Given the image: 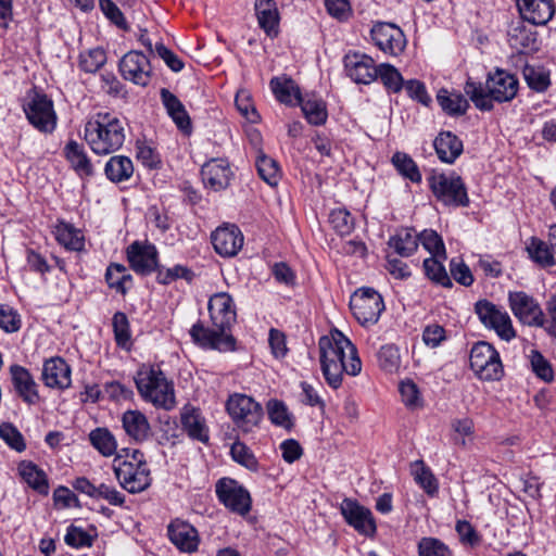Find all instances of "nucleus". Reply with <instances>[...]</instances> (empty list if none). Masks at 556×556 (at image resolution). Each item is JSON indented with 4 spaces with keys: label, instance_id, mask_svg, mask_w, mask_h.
<instances>
[{
    "label": "nucleus",
    "instance_id": "obj_27",
    "mask_svg": "<svg viewBox=\"0 0 556 556\" xmlns=\"http://www.w3.org/2000/svg\"><path fill=\"white\" fill-rule=\"evenodd\" d=\"M433 147L439 160L446 164H453L464 150L463 141L452 131L439 132Z\"/></svg>",
    "mask_w": 556,
    "mask_h": 556
},
{
    "label": "nucleus",
    "instance_id": "obj_11",
    "mask_svg": "<svg viewBox=\"0 0 556 556\" xmlns=\"http://www.w3.org/2000/svg\"><path fill=\"white\" fill-rule=\"evenodd\" d=\"M215 492L218 500L231 511L244 516L251 509V496L238 481L222 478L216 482Z\"/></svg>",
    "mask_w": 556,
    "mask_h": 556
},
{
    "label": "nucleus",
    "instance_id": "obj_36",
    "mask_svg": "<svg viewBox=\"0 0 556 556\" xmlns=\"http://www.w3.org/2000/svg\"><path fill=\"white\" fill-rule=\"evenodd\" d=\"M388 244L390 248L394 249L400 256L408 257L414 254L418 248L417 235H415L412 229H402L389 239Z\"/></svg>",
    "mask_w": 556,
    "mask_h": 556
},
{
    "label": "nucleus",
    "instance_id": "obj_64",
    "mask_svg": "<svg viewBox=\"0 0 556 556\" xmlns=\"http://www.w3.org/2000/svg\"><path fill=\"white\" fill-rule=\"evenodd\" d=\"M452 277L462 286L469 287L473 283V276L469 267L463 262L453 258L450 263Z\"/></svg>",
    "mask_w": 556,
    "mask_h": 556
},
{
    "label": "nucleus",
    "instance_id": "obj_2",
    "mask_svg": "<svg viewBox=\"0 0 556 556\" xmlns=\"http://www.w3.org/2000/svg\"><path fill=\"white\" fill-rule=\"evenodd\" d=\"M319 358L326 382L332 389L342 384L343 374L357 376L362 362L355 345L339 330L319 339Z\"/></svg>",
    "mask_w": 556,
    "mask_h": 556
},
{
    "label": "nucleus",
    "instance_id": "obj_25",
    "mask_svg": "<svg viewBox=\"0 0 556 556\" xmlns=\"http://www.w3.org/2000/svg\"><path fill=\"white\" fill-rule=\"evenodd\" d=\"M160 96L167 114L170 116L177 128L186 135L191 134V119L182 102L166 88L161 89Z\"/></svg>",
    "mask_w": 556,
    "mask_h": 556
},
{
    "label": "nucleus",
    "instance_id": "obj_16",
    "mask_svg": "<svg viewBox=\"0 0 556 556\" xmlns=\"http://www.w3.org/2000/svg\"><path fill=\"white\" fill-rule=\"evenodd\" d=\"M113 469L121 485L129 493L144 491L151 484L150 469L147 464L134 467L125 462L113 464Z\"/></svg>",
    "mask_w": 556,
    "mask_h": 556
},
{
    "label": "nucleus",
    "instance_id": "obj_5",
    "mask_svg": "<svg viewBox=\"0 0 556 556\" xmlns=\"http://www.w3.org/2000/svg\"><path fill=\"white\" fill-rule=\"evenodd\" d=\"M135 382L142 399L155 407L169 410L175 406L174 386L161 369L143 366L137 371Z\"/></svg>",
    "mask_w": 556,
    "mask_h": 556
},
{
    "label": "nucleus",
    "instance_id": "obj_60",
    "mask_svg": "<svg viewBox=\"0 0 556 556\" xmlns=\"http://www.w3.org/2000/svg\"><path fill=\"white\" fill-rule=\"evenodd\" d=\"M0 328L8 333L16 332L21 328L20 315L8 305H0Z\"/></svg>",
    "mask_w": 556,
    "mask_h": 556
},
{
    "label": "nucleus",
    "instance_id": "obj_7",
    "mask_svg": "<svg viewBox=\"0 0 556 556\" xmlns=\"http://www.w3.org/2000/svg\"><path fill=\"white\" fill-rule=\"evenodd\" d=\"M226 410L242 432H251L263 418L260 403L249 395L235 393L226 402Z\"/></svg>",
    "mask_w": 556,
    "mask_h": 556
},
{
    "label": "nucleus",
    "instance_id": "obj_33",
    "mask_svg": "<svg viewBox=\"0 0 556 556\" xmlns=\"http://www.w3.org/2000/svg\"><path fill=\"white\" fill-rule=\"evenodd\" d=\"M437 101L442 111L450 116H462L469 109V102L463 94L450 92L444 88L438 91Z\"/></svg>",
    "mask_w": 556,
    "mask_h": 556
},
{
    "label": "nucleus",
    "instance_id": "obj_3",
    "mask_svg": "<svg viewBox=\"0 0 556 556\" xmlns=\"http://www.w3.org/2000/svg\"><path fill=\"white\" fill-rule=\"evenodd\" d=\"M125 121L113 113L98 112L86 122L84 139L94 154H112L125 142Z\"/></svg>",
    "mask_w": 556,
    "mask_h": 556
},
{
    "label": "nucleus",
    "instance_id": "obj_51",
    "mask_svg": "<svg viewBox=\"0 0 556 556\" xmlns=\"http://www.w3.org/2000/svg\"><path fill=\"white\" fill-rule=\"evenodd\" d=\"M329 222L332 228L340 236L350 235L355 226L354 218L349 211L345 208H336L332 210L329 215Z\"/></svg>",
    "mask_w": 556,
    "mask_h": 556
},
{
    "label": "nucleus",
    "instance_id": "obj_6",
    "mask_svg": "<svg viewBox=\"0 0 556 556\" xmlns=\"http://www.w3.org/2000/svg\"><path fill=\"white\" fill-rule=\"evenodd\" d=\"M428 182L433 195L444 205L454 207L469 205L466 185L457 173L433 172L429 176Z\"/></svg>",
    "mask_w": 556,
    "mask_h": 556
},
{
    "label": "nucleus",
    "instance_id": "obj_13",
    "mask_svg": "<svg viewBox=\"0 0 556 556\" xmlns=\"http://www.w3.org/2000/svg\"><path fill=\"white\" fill-rule=\"evenodd\" d=\"M29 123L39 131L51 132L56 125L53 102L43 93H35L24 106Z\"/></svg>",
    "mask_w": 556,
    "mask_h": 556
},
{
    "label": "nucleus",
    "instance_id": "obj_41",
    "mask_svg": "<svg viewBox=\"0 0 556 556\" xmlns=\"http://www.w3.org/2000/svg\"><path fill=\"white\" fill-rule=\"evenodd\" d=\"M340 510L345 521H374L370 509L361 505L356 500L344 498Z\"/></svg>",
    "mask_w": 556,
    "mask_h": 556
},
{
    "label": "nucleus",
    "instance_id": "obj_34",
    "mask_svg": "<svg viewBox=\"0 0 556 556\" xmlns=\"http://www.w3.org/2000/svg\"><path fill=\"white\" fill-rule=\"evenodd\" d=\"M24 481L39 494L47 495L49 492L48 479L43 470L31 462H23L18 467Z\"/></svg>",
    "mask_w": 556,
    "mask_h": 556
},
{
    "label": "nucleus",
    "instance_id": "obj_12",
    "mask_svg": "<svg viewBox=\"0 0 556 556\" xmlns=\"http://www.w3.org/2000/svg\"><path fill=\"white\" fill-rule=\"evenodd\" d=\"M507 301L520 324L529 327L542 325L543 309L535 298L525 291H509Z\"/></svg>",
    "mask_w": 556,
    "mask_h": 556
},
{
    "label": "nucleus",
    "instance_id": "obj_59",
    "mask_svg": "<svg viewBox=\"0 0 556 556\" xmlns=\"http://www.w3.org/2000/svg\"><path fill=\"white\" fill-rule=\"evenodd\" d=\"M378 361L383 370L389 372L396 370L400 366L399 349L393 344L381 346L378 352Z\"/></svg>",
    "mask_w": 556,
    "mask_h": 556
},
{
    "label": "nucleus",
    "instance_id": "obj_57",
    "mask_svg": "<svg viewBox=\"0 0 556 556\" xmlns=\"http://www.w3.org/2000/svg\"><path fill=\"white\" fill-rule=\"evenodd\" d=\"M232 459L250 470L257 469V460L251 450L242 442L236 441L230 447Z\"/></svg>",
    "mask_w": 556,
    "mask_h": 556
},
{
    "label": "nucleus",
    "instance_id": "obj_63",
    "mask_svg": "<svg viewBox=\"0 0 556 556\" xmlns=\"http://www.w3.org/2000/svg\"><path fill=\"white\" fill-rule=\"evenodd\" d=\"M456 531L464 546L477 547L482 542V536L471 523H456Z\"/></svg>",
    "mask_w": 556,
    "mask_h": 556
},
{
    "label": "nucleus",
    "instance_id": "obj_23",
    "mask_svg": "<svg viewBox=\"0 0 556 556\" xmlns=\"http://www.w3.org/2000/svg\"><path fill=\"white\" fill-rule=\"evenodd\" d=\"M11 379L17 394L29 405L39 401L37 384L30 372L23 366L14 364L9 368Z\"/></svg>",
    "mask_w": 556,
    "mask_h": 556
},
{
    "label": "nucleus",
    "instance_id": "obj_21",
    "mask_svg": "<svg viewBox=\"0 0 556 556\" xmlns=\"http://www.w3.org/2000/svg\"><path fill=\"white\" fill-rule=\"evenodd\" d=\"M71 366L60 356L51 357L43 363L42 381L48 388L65 390L71 387Z\"/></svg>",
    "mask_w": 556,
    "mask_h": 556
},
{
    "label": "nucleus",
    "instance_id": "obj_61",
    "mask_svg": "<svg viewBox=\"0 0 556 556\" xmlns=\"http://www.w3.org/2000/svg\"><path fill=\"white\" fill-rule=\"evenodd\" d=\"M546 316L543 313L542 325L538 328H543L546 333L556 338V294L551 295L545 302Z\"/></svg>",
    "mask_w": 556,
    "mask_h": 556
},
{
    "label": "nucleus",
    "instance_id": "obj_26",
    "mask_svg": "<svg viewBox=\"0 0 556 556\" xmlns=\"http://www.w3.org/2000/svg\"><path fill=\"white\" fill-rule=\"evenodd\" d=\"M180 420L182 429L192 440L202 443L208 442V428L200 409L188 405L185 406L180 414Z\"/></svg>",
    "mask_w": 556,
    "mask_h": 556
},
{
    "label": "nucleus",
    "instance_id": "obj_43",
    "mask_svg": "<svg viewBox=\"0 0 556 556\" xmlns=\"http://www.w3.org/2000/svg\"><path fill=\"white\" fill-rule=\"evenodd\" d=\"M439 256L426 258L424 261V270L426 276L433 282L441 285L445 288L453 286L450 276L447 275L444 265L438 260Z\"/></svg>",
    "mask_w": 556,
    "mask_h": 556
},
{
    "label": "nucleus",
    "instance_id": "obj_32",
    "mask_svg": "<svg viewBox=\"0 0 556 556\" xmlns=\"http://www.w3.org/2000/svg\"><path fill=\"white\" fill-rule=\"evenodd\" d=\"M104 174L114 184L126 181L134 174L132 161L125 155L111 156L104 166Z\"/></svg>",
    "mask_w": 556,
    "mask_h": 556
},
{
    "label": "nucleus",
    "instance_id": "obj_17",
    "mask_svg": "<svg viewBox=\"0 0 556 556\" xmlns=\"http://www.w3.org/2000/svg\"><path fill=\"white\" fill-rule=\"evenodd\" d=\"M119 72L126 80L147 86L152 72L150 60L139 51H129L119 61Z\"/></svg>",
    "mask_w": 556,
    "mask_h": 556
},
{
    "label": "nucleus",
    "instance_id": "obj_29",
    "mask_svg": "<svg viewBox=\"0 0 556 556\" xmlns=\"http://www.w3.org/2000/svg\"><path fill=\"white\" fill-rule=\"evenodd\" d=\"M63 153L72 168L79 176L89 177L93 175V166L83 144L75 140H70L64 147Z\"/></svg>",
    "mask_w": 556,
    "mask_h": 556
},
{
    "label": "nucleus",
    "instance_id": "obj_54",
    "mask_svg": "<svg viewBox=\"0 0 556 556\" xmlns=\"http://www.w3.org/2000/svg\"><path fill=\"white\" fill-rule=\"evenodd\" d=\"M96 536L97 532L94 530H92L91 533L72 523L71 527L67 529V533L64 540L67 545L74 548H80L91 546L92 541Z\"/></svg>",
    "mask_w": 556,
    "mask_h": 556
},
{
    "label": "nucleus",
    "instance_id": "obj_52",
    "mask_svg": "<svg viewBox=\"0 0 556 556\" xmlns=\"http://www.w3.org/2000/svg\"><path fill=\"white\" fill-rule=\"evenodd\" d=\"M418 242L433 256L445 258V248L442 238L434 230H424L417 236Z\"/></svg>",
    "mask_w": 556,
    "mask_h": 556
},
{
    "label": "nucleus",
    "instance_id": "obj_31",
    "mask_svg": "<svg viewBox=\"0 0 556 556\" xmlns=\"http://www.w3.org/2000/svg\"><path fill=\"white\" fill-rule=\"evenodd\" d=\"M270 87L276 99L283 104L298 105L302 99L299 86L291 78L274 77Z\"/></svg>",
    "mask_w": 556,
    "mask_h": 556
},
{
    "label": "nucleus",
    "instance_id": "obj_4",
    "mask_svg": "<svg viewBox=\"0 0 556 556\" xmlns=\"http://www.w3.org/2000/svg\"><path fill=\"white\" fill-rule=\"evenodd\" d=\"M464 91L480 111H491L493 101L508 102L513 100L518 91V79L503 70H496L489 74L485 88L481 83L468 79Z\"/></svg>",
    "mask_w": 556,
    "mask_h": 556
},
{
    "label": "nucleus",
    "instance_id": "obj_39",
    "mask_svg": "<svg viewBox=\"0 0 556 556\" xmlns=\"http://www.w3.org/2000/svg\"><path fill=\"white\" fill-rule=\"evenodd\" d=\"M298 105L301 106L302 112L309 124L319 126L326 123L327 110L325 103L321 100H305L302 98Z\"/></svg>",
    "mask_w": 556,
    "mask_h": 556
},
{
    "label": "nucleus",
    "instance_id": "obj_37",
    "mask_svg": "<svg viewBox=\"0 0 556 556\" xmlns=\"http://www.w3.org/2000/svg\"><path fill=\"white\" fill-rule=\"evenodd\" d=\"M55 239L60 244L72 251H80L85 245L80 231L64 222L55 226Z\"/></svg>",
    "mask_w": 556,
    "mask_h": 556
},
{
    "label": "nucleus",
    "instance_id": "obj_15",
    "mask_svg": "<svg viewBox=\"0 0 556 556\" xmlns=\"http://www.w3.org/2000/svg\"><path fill=\"white\" fill-rule=\"evenodd\" d=\"M126 256L136 274L147 276L157 269L159 252L155 245L148 241H134L127 247Z\"/></svg>",
    "mask_w": 556,
    "mask_h": 556
},
{
    "label": "nucleus",
    "instance_id": "obj_56",
    "mask_svg": "<svg viewBox=\"0 0 556 556\" xmlns=\"http://www.w3.org/2000/svg\"><path fill=\"white\" fill-rule=\"evenodd\" d=\"M399 391L404 405L410 409L422 406V399L420 396L417 384L412 380H405L400 383Z\"/></svg>",
    "mask_w": 556,
    "mask_h": 556
},
{
    "label": "nucleus",
    "instance_id": "obj_22",
    "mask_svg": "<svg viewBox=\"0 0 556 556\" xmlns=\"http://www.w3.org/2000/svg\"><path fill=\"white\" fill-rule=\"evenodd\" d=\"M521 17L533 25L547 24L555 14L553 0H516Z\"/></svg>",
    "mask_w": 556,
    "mask_h": 556
},
{
    "label": "nucleus",
    "instance_id": "obj_24",
    "mask_svg": "<svg viewBox=\"0 0 556 556\" xmlns=\"http://www.w3.org/2000/svg\"><path fill=\"white\" fill-rule=\"evenodd\" d=\"M167 533L170 542L180 552L193 553L198 549L199 533L191 523H168Z\"/></svg>",
    "mask_w": 556,
    "mask_h": 556
},
{
    "label": "nucleus",
    "instance_id": "obj_19",
    "mask_svg": "<svg viewBox=\"0 0 556 556\" xmlns=\"http://www.w3.org/2000/svg\"><path fill=\"white\" fill-rule=\"evenodd\" d=\"M201 176L206 188L217 192L229 187L233 172L226 159H211L202 165Z\"/></svg>",
    "mask_w": 556,
    "mask_h": 556
},
{
    "label": "nucleus",
    "instance_id": "obj_45",
    "mask_svg": "<svg viewBox=\"0 0 556 556\" xmlns=\"http://www.w3.org/2000/svg\"><path fill=\"white\" fill-rule=\"evenodd\" d=\"M527 250L531 258L542 266H553L555 264L553 256L554 252L552 251L549 243L547 244L543 240L533 237L531 238Z\"/></svg>",
    "mask_w": 556,
    "mask_h": 556
},
{
    "label": "nucleus",
    "instance_id": "obj_9",
    "mask_svg": "<svg viewBox=\"0 0 556 556\" xmlns=\"http://www.w3.org/2000/svg\"><path fill=\"white\" fill-rule=\"evenodd\" d=\"M350 308L362 326L375 325L384 311L383 299L372 288H361L350 300Z\"/></svg>",
    "mask_w": 556,
    "mask_h": 556
},
{
    "label": "nucleus",
    "instance_id": "obj_28",
    "mask_svg": "<svg viewBox=\"0 0 556 556\" xmlns=\"http://www.w3.org/2000/svg\"><path fill=\"white\" fill-rule=\"evenodd\" d=\"M122 426L126 434L136 443L148 440L151 433L146 415L139 410H126L122 416Z\"/></svg>",
    "mask_w": 556,
    "mask_h": 556
},
{
    "label": "nucleus",
    "instance_id": "obj_38",
    "mask_svg": "<svg viewBox=\"0 0 556 556\" xmlns=\"http://www.w3.org/2000/svg\"><path fill=\"white\" fill-rule=\"evenodd\" d=\"M267 413L269 420L278 426L281 427L288 431H290L293 426V416L290 414L288 407L286 404L278 400H270L267 403Z\"/></svg>",
    "mask_w": 556,
    "mask_h": 556
},
{
    "label": "nucleus",
    "instance_id": "obj_30",
    "mask_svg": "<svg viewBox=\"0 0 556 556\" xmlns=\"http://www.w3.org/2000/svg\"><path fill=\"white\" fill-rule=\"evenodd\" d=\"M255 12L260 27L268 35L276 36L279 25V12L275 0H256Z\"/></svg>",
    "mask_w": 556,
    "mask_h": 556
},
{
    "label": "nucleus",
    "instance_id": "obj_47",
    "mask_svg": "<svg viewBox=\"0 0 556 556\" xmlns=\"http://www.w3.org/2000/svg\"><path fill=\"white\" fill-rule=\"evenodd\" d=\"M112 326L116 344L123 349L129 350L131 336L126 314L116 312L112 319Z\"/></svg>",
    "mask_w": 556,
    "mask_h": 556
},
{
    "label": "nucleus",
    "instance_id": "obj_10",
    "mask_svg": "<svg viewBox=\"0 0 556 556\" xmlns=\"http://www.w3.org/2000/svg\"><path fill=\"white\" fill-rule=\"evenodd\" d=\"M475 313L478 315L481 324L489 329L495 330L501 339L510 341L516 337V331L507 312L502 311L492 302L479 300L475 304Z\"/></svg>",
    "mask_w": 556,
    "mask_h": 556
},
{
    "label": "nucleus",
    "instance_id": "obj_1",
    "mask_svg": "<svg viewBox=\"0 0 556 556\" xmlns=\"http://www.w3.org/2000/svg\"><path fill=\"white\" fill-rule=\"evenodd\" d=\"M208 313L212 327L195 323L189 333L192 341L202 349L219 352L233 351L236 339L230 333L237 313L232 298L227 292H218L208 300Z\"/></svg>",
    "mask_w": 556,
    "mask_h": 556
},
{
    "label": "nucleus",
    "instance_id": "obj_35",
    "mask_svg": "<svg viewBox=\"0 0 556 556\" xmlns=\"http://www.w3.org/2000/svg\"><path fill=\"white\" fill-rule=\"evenodd\" d=\"M91 445L104 457H110L116 453L117 442L113 433L103 427H98L89 433Z\"/></svg>",
    "mask_w": 556,
    "mask_h": 556
},
{
    "label": "nucleus",
    "instance_id": "obj_49",
    "mask_svg": "<svg viewBox=\"0 0 556 556\" xmlns=\"http://www.w3.org/2000/svg\"><path fill=\"white\" fill-rule=\"evenodd\" d=\"M106 62V53L101 48L90 49L79 55V67L86 73H96Z\"/></svg>",
    "mask_w": 556,
    "mask_h": 556
},
{
    "label": "nucleus",
    "instance_id": "obj_14",
    "mask_svg": "<svg viewBox=\"0 0 556 556\" xmlns=\"http://www.w3.org/2000/svg\"><path fill=\"white\" fill-rule=\"evenodd\" d=\"M375 45L384 53L392 56L401 54L406 47L403 30L393 23L378 22L370 31Z\"/></svg>",
    "mask_w": 556,
    "mask_h": 556
},
{
    "label": "nucleus",
    "instance_id": "obj_42",
    "mask_svg": "<svg viewBox=\"0 0 556 556\" xmlns=\"http://www.w3.org/2000/svg\"><path fill=\"white\" fill-rule=\"evenodd\" d=\"M378 77L383 86L394 93L400 92L404 86V79L401 73L389 63H381L378 65L377 78Z\"/></svg>",
    "mask_w": 556,
    "mask_h": 556
},
{
    "label": "nucleus",
    "instance_id": "obj_46",
    "mask_svg": "<svg viewBox=\"0 0 556 556\" xmlns=\"http://www.w3.org/2000/svg\"><path fill=\"white\" fill-rule=\"evenodd\" d=\"M156 280L161 285H169L172 281L177 279H185L191 281L193 279V273L190 268L184 265H175L172 268H165L157 264Z\"/></svg>",
    "mask_w": 556,
    "mask_h": 556
},
{
    "label": "nucleus",
    "instance_id": "obj_8",
    "mask_svg": "<svg viewBox=\"0 0 556 556\" xmlns=\"http://www.w3.org/2000/svg\"><path fill=\"white\" fill-rule=\"evenodd\" d=\"M470 368L485 381L500 380L504 372L498 352L485 341H479L471 348Z\"/></svg>",
    "mask_w": 556,
    "mask_h": 556
},
{
    "label": "nucleus",
    "instance_id": "obj_18",
    "mask_svg": "<svg viewBox=\"0 0 556 556\" xmlns=\"http://www.w3.org/2000/svg\"><path fill=\"white\" fill-rule=\"evenodd\" d=\"M346 75L356 84L369 85L377 79V68L371 56L350 52L343 59Z\"/></svg>",
    "mask_w": 556,
    "mask_h": 556
},
{
    "label": "nucleus",
    "instance_id": "obj_53",
    "mask_svg": "<svg viewBox=\"0 0 556 556\" xmlns=\"http://www.w3.org/2000/svg\"><path fill=\"white\" fill-rule=\"evenodd\" d=\"M530 364L532 371L538 378L545 382H551L554 380V370L552 364L538 350L531 351Z\"/></svg>",
    "mask_w": 556,
    "mask_h": 556
},
{
    "label": "nucleus",
    "instance_id": "obj_40",
    "mask_svg": "<svg viewBox=\"0 0 556 556\" xmlns=\"http://www.w3.org/2000/svg\"><path fill=\"white\" fill-rule=\"evenodd\" d=\"M396 170L413 182L421 181V174L415 161L404 152H395L391 159Z\"/></svg>",
    "mask_w": 556,
    "mask_h": 556
},
{
    "label": "nucleus",
    "instance_id": "obj_55",
    "mask_svg": "<svg viewBox=\"0 0 556 556\" xmlns=\"http://www.w3.org/2000/svg\"><path fill=\"white\" fill-rule=\"evenodd\" d=\"M419 556H453L452 551L435 538H422L418 542Z\"/></svg>",
    "mask_w": 556,
    "mask_h": 556
},
{
    "label": "nucleus",
    "instance_id": "obj_58",
    "mask_svg": "<svg viewBox=\"0 0 556 556\" xmlns=\"http://www.w3.org/2000/svg\"><path fill=\"white\" fill-rule=\"evenodd\" d=\"M0 438L16 452H23L26 448L22 433L10 422L0 425Z\"/></svg>",
    "mask_w": 556,
    "mask_h": 556
},
{
    "label": "nucleus",
    "instance_id": "obj_48",
    "mask_svg": "<svg viewBox=\"0 0 556 556\" xmlns=\"http://www.w3.org/2000/svg\"><path fill=\"white\" fill-rule=\"evenodd\" d=\"M256 168L260 177L269 186H276L279 181L280 173L278 163L265 154L256 159Z\"/></svg>",
    "mask_w": 556,
    "mask_h": 556
},
{
    "label": "nucleus",
    "instance_id": "obj_20",
    "mask_svg": "<svg viewBox=\"0 0 556 556\" xmlns=\"http://www.w3.org/2000/svg\"><path fill=\"white\" fill-rule=\"evenodd\" d=\"M211 240L222 256H235L243 245V236L236 225L218 227L212 232Z\"/></svg>",
    "mask_w": 556,
    "mask_h": 556
},
{
    "label": "nucleus",
    "instance_id": "obj_62",
    "mask_svg": "<svg viewBox=\"0 0 556 556\" xmlns=\"http://www.w3.org/2000/svg\"><path fill=\"white\" fill-rule=\"evenodd\" d=\"M100 9L103 14L118 28L128 30V24L123 12L112 0H100Z\"/></svg>",
    "mask_w": 556,
    "mask_h": 556
},
{
    "label": "nucleus",
    "instance_id": "obj_50",
    "mask_svg": "<svg viewBox=\"0 0 556 556\" xmlns=\"http://www.w3.org/2000/svg\"><path fill=\"white\" fill-rule=\"evenodd\" d=\"M523 77L528 86L539 92L545 91L549 86V75L542 67L526 65L523 68Z\"/></svg>",
    "mask_w": 556,
    "mask_h": 556
},
{
    "label": "nucleus",
    "instance_id": "obj_44",
    "mask_svg": "<svg viewBox=\"0 0 556 556\" xmlns=\"http://www.w3.org/2000/svg\"><path fill=\"white\" fill-rule=\"evenodd\" d=\"M415 481L430 495L438 492V482L429 467L422 460H416L412 466Z\"/></svg>",
    "mask_w": 556,
    "mask_h": 556
}]
</instances>
